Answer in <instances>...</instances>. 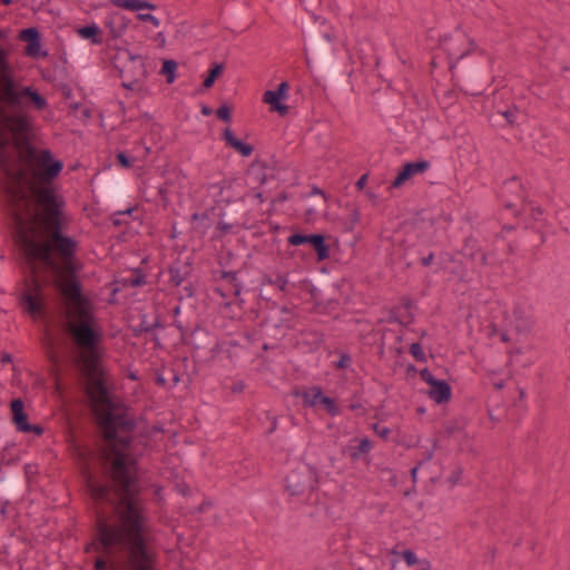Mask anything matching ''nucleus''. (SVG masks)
<instances>
[{"instance_id":"f257e3e1","label":"nucleus","mask_w":570,"mask_h":570,"mask_svg":"<svg viewBox=\"0 0 570 570\" xmlns=\"http://www.w3.org/2000/svg\"><path fill=\"white\" fill-rule=\"evenodd\" d=\"M20 158L37 185L30 188L29 204L23 208L16 205L14 220L21 227L29 224L41 237L22 235L24 255L33 274L58 272L59 262L76 261L79 250L78 239L67 233L71 217L66 198L52 185L63 169V161L50 149L36 147L29 138L20 142Z\"/></svg>"},{"instance_id":"f03ea898","label":"nucleus","mask_w":570,"mask_h":570,"mask_svg":"<svg viewBox=\"0 0 570 570\" xmlns=\"http://www.w3.org/2000/svg\"><path fill=\"white\" fill-rule=\"evenodd\" d=\"M114 485L118 495L117 515L119 525L100 521L95 541L86 548L112 556L116 551L126 552L132 570H159L157 552L149 546V518L139 501L138 475L129 472L124 455L119 454L114 464Z\"/></svg>"},{"instance_id":"7ed1b4c3","label":"nucleus","mask_w":570,"mask_h":570,"mask_svg":"<svg viewBox=\"0 0 570 570\" xmlns=\"http://www.w3.org/2000/svg\"><path fill=\"white\" fill-rule=\"evenodd\" d=\"M58 272L49 274V284L72 304L69 311V322L66 331L75 346L81 352L79 370L81 376L88 381L94 377L108 376L102 364L104 330L98 323L91 299L83 293L82 284L78 277L81 264L76 261L59 262Z\"/></svg>"},{"instance_id":"20e7f679","label":"nucleus","mask_w":570,"mask_h":570,"mask_svg":"<svg viewBox=\"0 0 570 570\" xmlns=\"http://www.w3.org/2000/svg\"><path fill=\"white\" fill-rule=\"evenodd\" d=\"M24 101L37 110H43L48 102L33 87H22L16 80L10 67L3 63V71L0 73V106L9 109H21Z\"/></svg>"},{"instance_id":"39448f33","label":"nucleus","mask_w":570,"mask_h":570,"mask_svg":"<svg viewBox=\"0 0 570 570\" xmlns=\"http://www.w3.org/2000/svg\"><path fill=\"white\" fill-rule=\"evenodd\" d=\"M105 406L99 424L106 439H115L119 432H132L136 429V419L128 414L122 403L111 402V405Z\"/></svg>"},{"instance_id":"423d86ee","label":"nucleus","mask_w":570,"mask_h":570,"mask_svg":"<svg viewBox=\"0 0 570 570\" xmlns=\"http://www.w3.org/2000/svg\"><path fill=\"white\" fill-rule=\"evenodd\" d=\"M107 440L115 443L111 449L114 459L110 462V479L114 480V464L119 454L124 455V461L126 462L129 472L137 475L138 459L147 449V442L140 440L137 443H134L135 439L132 436L120 435L119 433H117V438Z\"/></svg>"},{"instance_id":"0eeeda50","label":"nucleus","mask_w":570,"mask_h":570,"mask_svg":"<svg viewBox=\"0 0 570 570\" xmlns=\"http://www.w3.org/2000/svg\"><path fill=\"white\" fill-rule=\"evenodd\" d=\"M317 488V470L309 464H298L285 478V490L291 497L308 495Z\"/></svg>"},{"instance_id":"6e6552de","label":"nucleus","mask_w":570,"mask_h":570,"mask_svg":"<svg viewBox=\"0 0 570 570\" xmlns=\"http://www.w3.org/2000/svg\"><path fill=\"white\" fill-rule=\"evenodd\" d=\"M499 197L507 209L513 210L514 216H518L521 212H525L524 200L527 195L518 177H511L502 184Z\"/></svg>"},{"instance_id":"1a4fd4ad","label":"nucleus","mask_w":570,"mask_h":570,"mask_svg":"<svg viewBox=\"0 0 570 570\" xmlns=\"http://www.w3.org/2000/svg\"><path fill=\"white\" fill-rule=\"evenodd\" d=\"M326 236L321 233L303 234L295 232L287 237V244L291 246L308 245L316 254V262H324L331 256V246L327 244Z\"/></svg>"},{"instance_id":"9d476101","label":"nucleus","mask_w":570,"mask_h":570,"mask_svg":"<svg viewBox=\"0 0 570 570\" xmlns=\"http://www.w3.org/2000/svg\"><path fill=\"white\" fill-rule=\"evenodd\" d=\"M27 289L21 294V305L32 317H40L45 313L43 286L32 276L26 282Z\"/></svg>"},{"instance_id":"9b49d317","label":"nucleus","mask_w":570,"mask_h":570,"mask_svg":"<svg viewBox=\"0 0 570 570\" xmlns=\"http://www.w3.org/2000/svg\"><path fill=\"white\" fill-rule=\"evenodd\" d=\"M289 85L287 81H282L275 90H266L263 95V102L269 106L272 112H277L279 116H286L289 107L282 101L288 97Z\"/></svg>"},{"instance_id":"f8f14e48","label":"nucleus","mask_w":570,"mask_h":570,"mask_svg":"<svg viewBox=\"0 0 570 570\" xmlns=\"http://www.w3.org/2000/svg\"><path fill=\"white\" fill-rule=\"evenodd\" d=\"M128 57L132 68L137 69V77H128V71L126 69H121L119 72V76L122 79L121 86L132 91H139L141 90L139 82L147 76L146 66L140 55H132L131 52H128Z\"/></svg>"},{"instance_id":"ddd939ff","label":"nucleus","mask_w":570,"mask_h":570,"mask_svg":"<svg viewBox=\"0 0 570 570\" xmlns=\"http://www.w3.org/2000/svg\"><path fill=\"white\" fill-rule=\"evenodd\" d=\"M18 38L27 43L23 53L30 58H45L48 56L47 51L41 50V33L36 27L22 29Z\"/></svg>"},{"instance_id":"4468645a","label":"nucleus","mask_w":570,"mask_h":570,"mask_svg":"<svg viewBox=\"0 0 570 570\" xmlns=\"http://www.w3.org/2000/svg\"><path fill=\"white\" fill-rule=\"evenodd\" d=\"M431 167V163L426 159L405 163L399 170L394 180L391 183L392 188H400L413 176L425 173Z\"/></svg>"},{"instance_id":"2eb2a0df","label":"nucleus","mask_w":570,"mask_h":570,"mask_svg":"<svg viewBox=\"0 0 570 570\" xmlns=\"http://www.w3.org/2000/svg\"><path fill=\"white\" fill-rule=\"evenodd\" d=\"M86 382L88 385L87 393L92 400L104 405H111L114 400L108 386V376L94 377Z\"/></svg>"},{"instance_id":"dca6fc26","label":"nucleus","mask_w":570,"mask_h":570,"mask_svg":"<svg viewBox=\"0 0 570 570\" xmlns=\"http://www.w3.org/2000/svg\"><path fill=\"white\" fill-rule=\"evenodd\" d=\"M459 254L480 266H487L489 264L488 253L481 248L478 238L473 235L465 237Z\"/></svg>"},{"instance_id":"f3484780","label":"nucleus","mask_w":570,"mask_h":570,"mask_svg":"<svg viewBox=\"0 0 570 570\" xmlns=\"http://www.w3.org/2000/svg\"><path fill=\"white\" fill-rule=\"evenodd\" d=\"M219 277L224 279L227 287H216L215 293L226 298L228 296H239L242 293V284L238 281V273L235 271H220Z\"/></svg>"},{"instance_id":"a211bd4d","label":"nucleus","mask_w":570,"mask_h":570,"mask_svg":"<svg viewBox=\"0 0 570 570\" xmlns=\"http://www.w3.org/2000/svg\"><path fill=\"white\" fill-rule=\"evenodd\" d=\"M191 272L193 266L190 263L176 261L168 267L169 283L174 287H179L188 279Z\"/></svg>"},{"instance_id":"6ab92c4d","label":"nucleus","mask_w":570,"mask_h":570,"mask_svg":"<svg viewBox=\"0 0 570 570\" xmlns=\"http://www.w3.org/2000/svg\"><path fill=\"white\" fill-rule=\"evenodd\" d=\"M104 26L109 30L112 39H118L128 28L129 19L121 13L115 12L106 17Z\"/></svg>"},{"instance_id":"aec40b11","label":"nucleus","mask_w":570,"mask_h":570,"mask_svg":"<svg viewBox=\"0 0 570 570\" xmlns=\"http://www.w3.org/2000/svg\"><path fill=\"white\" fill-rule=\"evenodd\" d=\"M428 395L436 404L446 403L452 397L451 385L445 380L438 379L434 383L430 385Z\"/></svg>"},{"instance_id":"412c9836","label":"nucleus","mask_w":570,"mask_h":570,"mask_svg":"<svg viewBox=\"0 0 570 570\" xmlns=\"http://www.w3.org/2000/svg\"><path fill=\"white\" fill-rule=\"evenodd\" d=\"M222 138L228 147L236 150L243 157H249L254 151V147L237 138L229 127L223 131Z\"/></svg>"},{"instance_id":"4be33fe9","label":"nucleus","mask_w":570,"mask_h":570,"mask_svg":"<svg viewBox=\"0 0 570 570\" xmlns=\"http://www.w3.org/2000/svg\"><path fill=\"white\" fill-rule=\"evenodd\" d=\"M222 138L228 147L236 150L243 157H249L254 151V147L237 138L229 127L223 131Z\"/></svg>"},{"instance_id":"5701e85b","label":"nucleus","mask_w":570,"mask_h":570,"mask_svg":"<svg viewBox=\"0 0 570 570\" xmlns=\"http://www.w3.org/2000/svg\"><path fill=\"white\" fill-rule=\"evenodd\" d=\"M10 411L11 420L17 431L23 432V430L29 425L28 414L24 411L23 401L21 399H13L10 402Z\"/></svg>"},{"instance_id":"b1692460","label":"nucleus","mask_w":570,"mask_h":570,"mask_svg":"<svg viewBox=\"0 0 570 570\" xmlns=\"http://www.w3.org/2000/svg\"><path fill=\"white\" fill-rule=\"evenodd\" d=\"M288 274H283L278 272L265 274L262 277L263 285L273 286L284 294L288 293Z\"/></svg>"},{"instance_id":"393cba45","label":"nucleus","mask_w":570,"mask_h":570,"mask_svg":"<svg viewBox=\"0 0 570 570\" xmlns=\"http://www.w3.org/2000/svg\"><path fill=\"white\" fill-rule=\"evenodd\" d=\"M451 40V37L445 35L444 37L441 38V46L444 47V50L446 51L448 53V59H449V68L451 70H453L456 66V63L462 59L464 58L465 56H468L470 53V49H465L463 51H458L453 45L449 43V41Z\"/></svg>"},{"instance_id":"a878e982","label":"nucleus","mask_w":570,"mask_h":570,"mask_svg":"<svg viewBox=\"0 0 570 570\" xmlns=\"http://www.w3.org/2000/svg\"><path fill=\"white\" fill-rule=\"evenodd\" d=\"M321 389L322 387L320 386L313 385L303 391L296 390L293 392V395L301 397L305 407H317V400L318 396H321Z\"/></svg>"},{"instance_id":"bb28decb","label":"nucleus","mask_w":570,"mask_h":570,"mask_svg":"<svg viewBox=\"0 0 570 570\" xmlns=\"http://www.w3.org/2000/svg\"><path fill=\"white\" fill-rule=\"evenodd\" d=\"M112 3L118 8L137 12L145 9L155 10L157 8L156 4L147 0H112Z\"/></svg>"},{"instance_id":"cd10ccee","label":"nucleus","mask_w":570,"mask_h":570,"mask_svg":"<svg viewBox=\"0 0 570 570\" xmlns=\"http://www.w3.org/2000/svg\"><path fill=\"white\" fill-rule=\"evenodd\" d=\"M77 33L86 40H89L92 45L102 43L101 30L96 23H90L78 28Z\"/></svg>"},{"instance_id":"c85d7f7f","label":"nucleus","mask_w":570,"mask_h":570,"mask_svg":"<svg viewBox=\"0 0 570 570\" xmlns=\"http://www.w3.org/2000/svg\"><path fill=\"white\" fill-rule=\"evenodd\" d=\"M89 491L91 497L98 502L115 503L110 495V487L107 484L89 483Z\"/></svg>"},{"instance_id":"c756f323","label":"nucleus","mask_w":570,"mask_h":570,"mask_svg":"<svg viewBox=\"0 0 570 570\" xmlns=\"http://www.w3.org/2000/svg\"><path fill=\"white\" fill-rule=\"evenodd\" d=\"M304 342L311 346L312 350H317L325 341V335L323 332L314 328L304 330L301 333Z\"/></svg>"},{"instance_id":"7c9ffc66","label":"nucleus","mask_w":570,"mask_h":570,"mask_svg":"<svg viewBox=\"0 0 570 570\" xmlns=\"http://www.w3.org/2000/svg\"><path fill=\"white\" fill-rule=\"evenodd\" d=\"M165 325L160 321L159 315L156 316L153 323H149L146 315H142L140 323L134 327V336L139 337L142 333H153L157 328H164Z\"/></svg>"},{"instance_id":"2f4dec72","label":"nucleus","mask_w":570,"mask_h":570,"mask_svg":"<svg viewBox=\"0 0 570 570\" xmlns=\"http://www.w3.org/2000/svg\"><path fill=\"white\" fill-rule=\"evenodd\" d=\"M317 407H322L331 416H338L342 414L341 407L337 405L336 401L333 397L323 394L321 390V396L317 400Z\"/></svg>"},{"instance_id":"473e14b6","label":"nucleus","mask_w":570,"mask_h":570,"mask_svg":"<svg viewBox=\"0 0 570 570\" xmlns=\"http://www.w3.org/2000/svg\"><path fill=\"white\" fill-rule=\"evenodd\" d=\"M224 70H225L224 62H214V63H212L210 68L207 71L206 77L204 78L203 87L205 89L212 88L214 86L216 79L222 76Z\"/></svg>"},{"instance_id":"72a5a7b5","label":"nucleus","mask_w":570,"mask_h":570,"mask_svg":"<svg viewBox=\"0 0 570 570\" xmlns=\"http://www.w3.org/2000/svg\"><path fill=\"white\" fill-rule=\"evenodd\" d=\"M177 62L171 59H166L163 62L160 73L166 77L167 83H174L176 79Z\"/></svg>"},{"instance_id":"f704fd0d","label":"nucleus","mask_w":570,"mask_h":570,"mask_svg":"<svg viewBox=\"0 0 570 570\" xmlns=\"http://www.w3.org/2000/svg\"><path fill=\"white\" fill-rule=\"evenodd\" d=\"M554 141L553 138L549 136H542L541 140L535 142V149L539 154L543 156H549L553 151Z\"/></svg>"},{"instance_id":"c9c22d12","label":"nucleus","mask_w":570,"mask_h":570,"mask_svg":"<svg viewBox=\"0 0 570 570\" xmlns=\"http://www.w3.org/2000/svg\"><path fill=\"white\" fill-rule=\"evenodd\" d=\"M13 124L17 131L27 134L31 129V121L28 116L18 114L13 117Z\"/></svg>"},{"instance_id":"e433bc0d","label":"nucleus","mask_w":570,"mask_h":570,"mask_svg":"<svg viewBox=\"0 0 570 570\" xmlns=\"http://www.w3.org/2000/svg\"><path fill=\"white\" fill-rule=\"evenodd\" d=\"M373 448V444L368 438H364L360 441L356 448L351 451L352 460H357L362 453H368Z\"/></svg>"},{"instance_id":"4c0bfd02","label":"nucleus","mask_w":570,"mask_h":570,"mask_svg":"<svg viewBox=\"0 0 570 570\" xmlns=\"http://www.w3.org/2000/svg\"><path fill=\"white\" fill-rule=\"evenodd\" d=\"M281 313L285 315L284 318H281L278 323L275 324V327H283L285 330H291L293 327L292 320L294 317L293 309L287 307L286 305L281 307Z\"/></svg>"},{"instance_id":"58836bf2","label":"nucleus","mask_w":570,"mask_h":570,"mask_svg":"<svg viewBox=\"0 0 570 570\" xmlns=\"http://www.w3.org/2000/svg\"><path fill=\"white\" fill-rule=\"evenodd\" d=\"M128 284L131 287H140L146 284V275L142 273L140 268H136L132 271V274L128 279Z\"/></svg>"},{"instance_id":"ea45409f","label":"nucleus","mask_w":570,"mask_h":570,"mask_svg":"<svg viewBox=\"0 0 570 570\" xmlns=\"http://www.w3.org/2000/svg\"><path fill=\"white\" fill-rule=\"evenodd\" d=\"M409 352L415 358V361L422 363L426 362V355L423 352L422 345L420 343H412Z\"/></svg>"},{"instance_id":"a19ab883","label":"nucleus","mask_w":570,"mask_h":570,"mask_svg":"<svg viewBox=\"0 0 570 570\" xmlns=\"http://www.w3.org/2000/svg\"><path fill=\"white\" fill-rule=\"evenodd\" d=\"M216 116L218 119L225 122L232 121V110L230 107H228L226 104H223L217 110Z\"/></svg>"},{"instance_id":"79ce46f5","label":"nucleus","mask_w":570,"mask_h":570,"mask_svg":"<svg viewBox=\"0 0 570 570\" xmlns=\"http://www.w3.org/2000/svg\"><path fill=\"white\" fill-rule=\"evenodd\" d=\"M518 114L519 109L515 106L510 107L501 112V115L505 118L507 122L510 125H514L517 122Z\"/></svg>"},{"instance_id":"37998d69","label":"nucleus","mask_w":570,"mask_h":570,"mask_svg":"<svg viewBox=\"0 0 570 570\" xmlns=\"http://www.w3.org/2000/svg\"><path fill=\"white\" fill-rule=\"evenodd\" d=\"M372 430L374 431V433L376 435H379L384 441L389 440V435L391 434V430L387 426L382 425L381 423H374L372 425Z\"/></svg>"},{"instance_id":"c03bdc74","label":"nucleus","mask_w":570,"mask_h":570,"mask_svg":"<svg viewBox=\"0 0 570 570\" xmlns=\"http://www.w3.org/2000/svg\"><path fill=\"white\" fill-rule=\"evenodd\" d=\"M117 164L122 168H130L132 166V158L125 151H119L116 155Z\"/></svg>"},{"instance_id":"a18cd8bd","label":"nucleus","mask_w":570,"mask_h":570,"mask_svg":"<svg viewBox=\"0 0 570 570\" xmlns=\"http://www.w3.org/2000/svg\"><path fill=\"white\" fill-rule=\"evenodd\" d=\"M402 557H403V560L405 561V563L409 567H412L414 564H419L420 561H421V560L417 559L415 552L412 551L411 549L404 550L403 553H402Z\"/></svg>"},{"instance_id":"49530a36","label":"nucleus","mask_w":570,"mask_h":570,"mask_svg":"<svg viewBox=\"0 0 570 570\" xmlns=\"http://www.w3.org/2000/svg\"><path fill=\"white\" fill-rule=\"evenodd\" d=\"M193 222H199L204 229L209 228V216L207 213H194L191 215Z\"/></svg>"},{"instance_id":"de8ad7c7","label":"nucleus","mask_w":570,"mask_h":570,"mask_svg":"<svg viewBox=\"0 0 570 570\" xmlns=\"http://www.w3.org/2000/svg\"><path fill=\"white\" fill-rule=\"evenodd\" d=\"M137 19L142 22H149L154 27H158L160 24L159 19L151 13H138Z\"/></svg>"},{"instance_id":"09e8293b","label":"nucleus","mask_w":570,"mask_h":570,"mask_svg":"<svg viewBox=\"0 0 570 570\" xmlns=\"http://www.w3.org/2000/svg\"><path fill=\"white\" fill-rule=\"evenodd\" d=\"M462 473H463V470L461 466H456L455 469H453L448 478V482L451 484V485H455L460 480H461V476H462Z\"/></svg>"},{"instance_id":"8fccbe9b","label":"nucleus","mask_w":570,"mask_h":570,"mask_svg":"<svg viewBox=\"0 0 570 570\" xmlns=\"http://www.w3.org/2000/svg\"><path fill=\"white\" fill-rule=\"evenodd\" d=\"M420 377L429 386L438 380L428 367L420 371Z\"/></svg>"},{"instance_id":"3c124183","label":"nucleus","mask_w":570,"mask_h":570,"mask_svg":"<svg viewBox=\"0 0 570 570\" xmlns=\"http://www.w3.org/2000/svg\"><path fill=\"white\" fill-rule=\"evenodd\" d=\"M352 364V358L347 353L341 355L340 360L336 362L337 368H347Z\"/></svg>"},{"instance_id":"603ef678","label":"nucleus","mask_w":570,"mask_h":570,"mask_svg":"<svg viewBox=\"0 0 570 570\" xmlns=\"http://www.w3.org/2000/svg\"><path fill=\"white\" fill-rule=\"evenodd\" d=\"M45 432L43 428L40 424H30L23 430L22 433H33L37 436L42 435Z\"/></svg>"},{"instance_id":"864d4df0","label":"nucleus","mask_w":570,"mask_h":570,"mask_svg":"<svg viewBox=\"0 0 570 570\" xmlns=\"http://www.w3.org/2000/svg\"><path fill=\"white\" fill-rule=\"evenodd\" d=\"M348 409L353 412H357L358 415H364L365 414V409L364 406L362 405V403L360 402H352L350 405H348Z\"/></svg>"},{"instance_id":"5fc2aeb1","label":"nucleus","mask_w":570,"mask_h":570,"mask_svg":"<svg viewBox=\"0 0 570 570\" xmlns=\"http://www.w3.org/2000/svg\"><path fill=\"white\" fill-rule=\"evenodd\" d=\"M110 220H111L112 225H115V226H121L124 224H128L127 218H124L121 215H116V213H114L111 215Z\"/></svg>"},{"instance_id":"6e6d98bb","label":"nucleus","mask_w":570,"mask_h":570,"mask_svg":"<svg viewBox=\"0 0 570 570\" xmlns=\"http://www.w3.org/2000/svg\"><path fill=\"white\" fill-rule=\"evenodd\" d=\"M315 195H321L323 197L324 204L327 202V196L324 193V190L321 189L320 187H317L316 185H313L312 189L307 196H315Z\"/></svg>"},{"instance_id":"4d7b16f0","label":"nucleus","mask_w":570,"mask_h":570,"mask_svg":"<svg viewBox=\"0 0 570 570\" xmlns=\"http://www.w3.org/2000/svg\"><path fill=\"white\" fill-rule=\"evenodd\" d=\"M183 291L186 297L191 298L195 296L196 286L193 283H188L183 287Z\"/></svg>"},{"instance_id":"13d9d810","label":"nucleus","mask_w":570,"mask_h":570,"mask_svg":"<svg viewBox=\"0 0 570 570\" xmlns=\"http://www.w3.org/2000/svg\"><path fill=\"white\" fill-rule=\"evenodd\" d=\"M95 570H106L108 568V562L104 558H97L94 563Z\"/></svg>"},{"instance_id":"bf43d9fd","label":"nucleus","mask_w":570,"mask_h":570,"mask_svg":"<svg viewBox=\"0 0 570 570\" xmlns=\"http://www.w3.org/2000/svg\"><path fill=\"white\" fill-rule=\"evenodd\" d=\"M7 145H8L7 140L0 138V160H1L2 165H4V166L7 165V161H8L7 157L4 155V149H6Z\"/></svg>"},{"instance_id":"052dcab7","label":"nucleus","mask_w":570,"mask_h":570,"mask_svg":"<svg viewBox=\"0 0 570 570\" xmlns=\"http://www.w3.org/2000/svg\"><path fill=\"white\" fill-rule=\"evenodd\" d=\"M245 390V383L244 381H236L230 386V391L233 393H242Z\"/></svg>"},{"instance_id":"680f3d73","label":"nucleus","mask_w":570,"mask_h":570,"mask_svg":"<svg viewBox=\"0 0 570 570\" xmlns=\"http://www.w3.org/2000/svg\"><path fill=\"white\" fill-rule=\"evenodd\" d=\"M542 213H543V210L541 207H538V206L530 207V215L535 220L539 218V216L542 215Z\"/></svg>"},{"instance_id":"e2e57ef3","label":"nucleus","mask_w":570,"mask_h":570,"mask_svg":"<svg viewBox=\"0 0 570 570\" xmlns=\"http://www.w3.org/2000/svg\"><path fill=\"white\" fill-rule=\"evenodd\" d=\"M366 181H367V174H364L355 183L356 189L362 190L365 187Z\"/></svg>"},{"instance_id":"0e129e2a","label":"nucleus","mask_w":570,"mask_h":570,"mask_svg":"<svg viewBox=\"0 0 570 570\" xmlns=\"http://www.w3.org/2000/svg\"><path fill=\"white\" fill-rule=\"evenodd\" d=\"M433 259H434V253H433V252H430V253H429V255H428V256L422 257L420 262H421V264H422L423 266H425V267H426V266H430V265L432 264Z\"/></svg>"},{"instance_id":"69168bd1","label":"nucleus","mask_w":570,"mask_h":570,"mask_svg":"<svg viewBox=\"0 0 570 570\" xmlns=\"http://www.w3.org/2000/svg\"><path fill=\"white\" fill-rule=\"evenodd\" d=\"M360 220V212L357 208H354L353 212L351 213L350 215V223H351V226H353L354 224H356L357 222ZM352 229V227H350Z\"/></svg>"},{"instance_id":"338daca9","label":"nucleus","mask_w":570,"mask_h":570,"mask_svg":"<svg viewBox=\"0 0 570 570\" xmlns=\"http://www.w3.org/2000/svg\"><path fill=\"white\" fill-rule=\"evenodd\" d=\"M155 383L158 386L165 387L166 384H167V381H166V379L164 377V375L161 373H157L156 376H155Z\"/></svg>"},{"instance_id":"774afa93","label":"nucleus","mask_w":570,"mask_h":570,"mask_svg":"<svg viewBox=\"0 0 570 570\" xmlns=\"http://www.w3.org/2000/svg\"><path fill=\"white\" fill-rule=\"evenodd\" d=\"M419 566L421 567L420 570H431V563L426 559L421 560Z\"/></svg>"}]
</instances>
